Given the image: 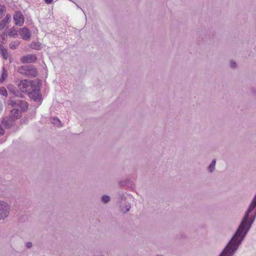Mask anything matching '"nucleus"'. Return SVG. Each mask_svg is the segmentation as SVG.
<instances>
[{
	"label": "nucleus",
	"mask_w": 256,
	"mask_h": 256,
	"mask_svg": "<svg viewBox=\"0 0 256 256\" xmlns=\"http://www.w3.org/2000/svg\"><path fill=\"white\" fill-rule=\"evenodd\" d=\"M18 72L24 75L34 78L38 75V70L34 66H22L18 68Z\"/></svg>",
	"instance_id": "obj_1"
},
{
	"label": "nucleus",
	"mask_w": 256,
	"mask_h": 256,
	"mask_svg": "<svg viewBox=\"0 0 256 256\" xmlns=\"http://www.w3.org/2000/svg\"><path fill=\"white\" fill-rule=\"evenodd\" d=\"M128 194L127 192H120L118 194V204L119 206L121 212L123 214H126L128 212V208L127 204V196Z\"/></svg>",
	"instance_id": "obj_2"
},
{
	"label": "nucleus",
	"mask_w": 256,
	"mask_h": 256,
	"mask_svg": "<svg viewBox=\"0 0 256 256\" xmlns=\"http://www.w3.org/2000/svg\"><path fill=\"white\" fill-rule=\"evenodd\" d=\"M30 98L34 100L35 102H39L41 100V94L40 93V88L36 83L34 82L32 84V88L27 92Z\"/></svg>",
	"instance_id": "obj_3"
},
{
	"label": "nucleus",
	"mask_w": 256,
	"mask_h": 256,
	"mask_svg": "<svg viewBox=\"0 0 256 256\" xmlns=\"http://www.w3.org/2000/svg\"><path fill=\"white\" fill-rule=\"evenodd\" d=\"M34 80H23L20 82L18 84V86L20 90L22 92H28L32 88V84Z\"/></svg>",
	"instance_id": "obj_4"
},
{
	"label": "nucleus",
	"mask_w": 256,
	"mask_h": 256,
	"mask_svg": "<svg viewBox=\"0 0 256 256\" xmlns=\"http://www.w3.org/2000/svg\"><path fill=\"white\" fill-rule=\"evenodd\" d=\"M10 212V206L8 204L0 201V220L6 218Z\"/></svg>",
	"instance_id": "obj_5"
},
{
	"label": "nucleus",
	"mask_w": 256,
	"mask_h": 256,
	"mask_svg": "<svg viewBox=\"0 0 256 256\" xmlns=\"http://www.w3.org/2000/svg\"><path fill=\"white\" fill-rule=\"evenodd\" d=\"M14 20L16 26H21L24 22V16L20 11H16L14 15Z\"/></svg>",
	"instance_id": "obj_6"
},
{
	"label": "nucleus",
	"mask_w": 256,
	"mask_h": 256,
	"mask_svg": "<svg viewBox=\"0 0 256 256\" xmlns=\"http://www.w3.org/2000/svg\"><path fill=\"white\" fill-rule=\"evenodd\" d=\"M37 60V57L34 54H29L22 56L20 61L22 64L33 63Z\"/></svg>",
	"instance_id": "obj_7"
},
{
	"label": "nucleus",
	"mask_w": 256,
	"mask_h": 256,
	"mask_svg": "<svg viewBox=\"0 0 256 256\" xmlns=\"http://www.w3.org/2000/svg\"><path fill=\"white\" fill-rule=\"evenodd\" d=\"M19 34L21 38L25 40H28L31 36L29 30L26 28H20V30Z\"/></svg>",
	"instance_id": "obj_8"
},
{
	"label": "nucleus",
	"mask_w": 256,
	"mask_h": 256,
	"mask_svg": "<svg viewBox=\"0 0 256 256\" xmlns=\"http://www.w3.org/2000/svg\"><path fill=\"white\" fill-rule=\"evenodd\" d=\"M10 19L11 16L10 14H7L5 18L0 22V30L4 28L5 26L10 22Z\"/></svg>",
	"instance_id": "obj_9"
},
{
	"label": "nucleus",
	"mask_w": 256,
	"mask_h": 256,
	"mask_svg": "<svg viewBox=\"0 0 256 256\" xmlns=\"http://www.w3.org/2000/svg\"><path fill=\"white\" fill-rule=\"evenodd\" d=\"M0 54L4 60L8 58V50L2 44H0Z\"/></svg>",
	"instance_id": "obj_10"
},
{
	"label": "nucleus",
	"mask_w": 256,
	"mask_h": 256,
	"mask_svg": "<svg viewBox=\"0 0 256 256\" xmlns=\"http://www.w3.org/2000/svg\"><path fill=\"white\" fill-rule=\"evenodd\" d=\"M216 164V160L213 159L210 164L208 166L207 168L208 171L212 173L215 170V166Z\"/></svg>",
	"instance_id": "obj_11"
},
{
	"label": "nucleus",
	"mask_w": 256,
	"mask_h": 256,
	"mask_svg": "<svg viewBox=\"0 0 256 256\" xmlns=\"http://www.w3.org/2000/svg\"><path fill=\"white\" fill-rule=\"evenodd\" d=\"M8 76L7 70L4 67L2 68V76L0 78V82H3Z\"/></svg>",
	"instance_id": "obj_12"
},
{
	"label": "nucleus",
	"mask_w": 256,
	"mask_h": 256,
	"mask_svg": "<svg viewBox=\"0 0 256 256\" xmlns=\"http://www.w3.org/2000/svg\"><path fill=\"white\" fill-rule=\"evenodd\" d=\"M2 123L7 128H10L12 125V122L10 121V120L8 118H4L2 121Z\"/></svg>",
	"instance_id": "obj_13"
},
{
	"label": "nucleus",
	"mask_w": 256,
	"mask_h": 256,
	"mask_svg": "<svg viewBox=\"0 0 256 256\" xmlns=\"http://www.w3.org/2000/svg\"><path fill=\"white\" fill-rule=\"evenodd\" d=\"M21 100H10L9 104L14 108H18L20 102Z\"/></svg>",
	"instance_id": "obj_14"
},
{
	"label": "nucleus",
	"mask_w": 256,
	"mask_h": 256,
	"mask_svg": "<svg viewBox=\"0 0 256 256\" xmlns=\"http://www.w3.org/2000/svg\"><path fill=\"white\" fill-rule=\"evenodd\" d=\"M11 114L14 118L17 119L20 117V112L18 109L14 108L11 110Z\"/></svg>",
	"instance_id": "obj_15"
},
{
	"label": "nucleus",
	"mask_w": 256,
	"mask_h": 256,
	"mask_svg": "<svg viewBox=\"0 0 256 256\" xmlns=\"http://www.w3.org/2000/svg\"><path fill=\"white\" fill-rule=\"evenodd\" d=\"M18 35V31L15 28H12L10 29L8 36L12 38H16Z\"/></svg>",
	"instance_id": "obj_16"
},
{
	"label": "nucleus",
	"mask_w": 256,
	"mask_h": 256,
	"mask_svg": "<svg viewBox=\"0 0 256 256\" xmlns=\"http://www.w3.org/2000/svg\"><path fill=\"white\" fill-rule=\"evenodd\" d=\"M30 48L36 50H40L41 48V45L39 42H34L30 44Z\"/></svg>",
	"instance_id": "obj_17"
},
{
	"label": "nucleus",
	"mask_w": 256,
	"mask_h": 256,
	"mask_svg": "<svg viewBox=\"0 0 256 256\" xmlns=\"http://www.w3.org/2000/svg\"><path fill=\"white\" fill-rule=\"evenodd\" d=\"M28 107V103L24 100H21L18 108H20L22 110H26Z\"/></svg>",
	"instance_id": "obj_18"
},
{
	"label": "nucleus",
	"mask_w": 256,
	"mask_h": 256,
	"mask_svg": "<svg viewBox=\"0 0 256 256\" xmlns=\"http://www.w3.org/2000/svg\"><path fill=\"white\" fill-rule=\"evenodd\" d=\"M110 200V198L108 195H103L102 196L101 201L104 204H107Z\"/></svg>",
	"instance_id": "obj_19"
},
{
	"label": "nucleus",
	"mask_w": 256,
	"mask_h": 256,
	"mask_svg": "<svg viewBox=\"0 0 256 256\" xmlns=\"http://www.w3.org/2000/svg\"><path fill=\"white\" fill-rule=\"evenodd\" d=\"M19 45V42H11L10 44V49L14 50L16 49Z\"/></svg>",
	"instance_id": "obj_20"
},
{
	"label": "nucleus",
	"mask_w": 256,
	"mask_h": 256,
	"mask_svg": "<svg viewBox=\"0 0 256 256\" xmlns=\"http://www.w3.org/2000/svg\"><path fill=\"white\" fill-rule=\"evenodd\" d=\"M0 94L6 96L8 94L6 88L3 86L0 88Z\"/></svg>",
	"instance_id": "obj_21"
},
{
	"label": "nucleus",
	"mask_w": 256,
	"mask_h": 256,
	"mask_svg": "<svg viewBox=\"0 0 256 256\" xmlns=\"http://www.w3.org/2000/svg\"><path fill=\"white\" fill-rule=\"evenodd\" d=\"M52 122L56 126H60V121L56 118H54L52 119Z\"/></svg>",
	"instance_id": "obj_22"
},
{
	"label": "nucleus",
	"mask_w": 256,
	"mask_h": 256,
	"mask_svg": "<svg viewBox=\"0 0 256 256\" xmlns=\"http://www.w3.org/2000/svg\"><path fill=\"white\" fill-rule=\"evenodd\" d=\"M6 8L4 6L0 4V18H2L4 12H6Z\"/></svg>",
	"instance_id": "obj_23"
},
{
	"label": "nucleus",
	"mask_w": 256,
	"mask_h": 256,
	"mask_svg": "<svg viewBox=\"0 0 256 256\" xmlns=\"http://www.w3.org/2000/svg\"><path fill=\"white\" fill-rule=\"evenodd\" d=\"M230 66L232 69H236L237 68V64L234 60H231L230 61Z\"/></svg>",
	"instance_id": "obj_24"
},
{
	"label": "nucleus",
	"mask_w": 256,
	"mask_h": 256,
	"mask_svg": "<svg viewBox=\"0 0 256 256\" xmlns=\"http://www.w3.org/2000/svg\"><path fill=\"white\" fill-rule=\"evenodd\" d=\"M9 91L12 93L13 94L16 95V96H18L17 94H16V92L17 91L15 90L13 86H9L8 87Z\"/></svg>",
	"instance_id": "obj_25"
},
{
	"label": "nucleus",
	"mask_w": 256,
	"mask_h": 256,
	"mask_svg": "<svg viewBox=\"0 0 256 256\" xmlns=\"http://www.w3.org/2000/svg\"><path fill=\"white\" fill-rule=\"evenodd\" d=\"M128 184V181L127 180H121L119 182V185L120 186H127Z\"/></svg>",
	"instance_id": "obj_26"
},
{
	"label": "nucleus",
	"mask_w": 256,
	"mask_h": 256,
	"mask_svg": "<svg viewBox=\"0 0 256 256\" xmlns=\"http://www.w3.org/2000/svg\"><path fill=\"white\" fill-rule=\"evenodd\" d=\"M254 204H255L254 206L251 207V203L250 204L248 208V212H250L251 210H254L255 208H256V202H255Z\"/></svg>",
	"instance_id": "obj_27"
},
{
	"label": "nucleus",
	"mask_w": 256,
	"mask_h": 256,
	"mask_svg": "<svg viewBox=\"0 0 256 256\" xmlns=\"http://www.w3.org/2000/svg\"><path fill=\"white\" fill-rule=\"evenodd\" d=\"M26 246L27 248H30L32 247V242H26Z\"/></svg>",
	"instance_id": "obj_28"
},
{
	"label": "nucleus",
	"mask_w": 256,
	"mask_h": 256,
	"mask_svg": "<svg viewBox=\"0 0 256 256\" xmlns=\"http://www.w3.org/2000/svg\"><path fill=\"white\" fill-rule=\"evenodd\" d=\"M6 36H7V34H6V32H3V33L0 35V36H1L2 38V40H4L6 39L5 37H6Z\"/></svg>",
	"instance_id": "obj_29"
},
{
	"label": "nucleus",
	"mask_w": 256,
	"mask_h": 256,
	"mask_svg": "<svg viewBox=\"0 0 256 256\" xmlns=\"http://www.w3.org/2000/svg\"><path fill=\"white\" fill-rule=\"evenodd\" d=\"M52 0H44L46 3L47 4H50L52 3Z\"/></svg>",
	"instance_id": "obj_30"
},
{
	"label": "nucleus",
	"mask_w": 256,
	"mask_h": 256,
	"mask_svg": "<svg viewBox=\"0 0 256 256\" xmlns=\"http://www.w3.org/2000/svg\"><path fill=\"white\" fill-rule=\"evenodd\" d=\"M252 94L256 95V89L252 88Z\"/></svg>",
	"instance_id": "obj_31"
},
{
	"label": "nucleus",
	"mask_w": 256,
	"mask_h": 256,
	"mask_svg": "<svg viewBox=\"0 0 256 256\" xmlns=\"http://www.w3.org/2000/svg\"><path fill=\"white\" fill-rule=\"evenodd\" d=\"M133 188L132 187V186H130V187L129 186V187H128V188Z\"/></svg>",
	"instance_id": "obj_32"
},
{
	"label": "nucleus",
	"mask_w": 256,
	"mask_h": 256,
	"mask_svg": "<svg viewBox=\"0 0 256 256\" xmlns=\"http://www.w3.org/2000/svg\"><path fill=\"white\" fill-rule=\"evenodd\" d=\"M133 188L132 187V186H130V187L129 186V187H128V188Z\"/></svg>",
	"instance_id": "obj_33"
}]
</instances>
